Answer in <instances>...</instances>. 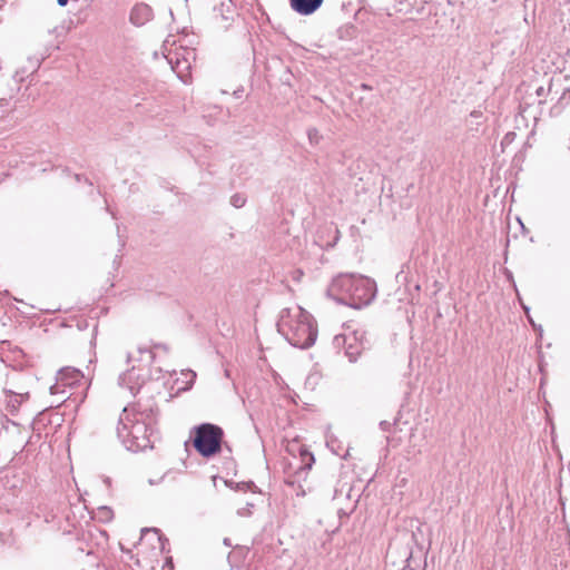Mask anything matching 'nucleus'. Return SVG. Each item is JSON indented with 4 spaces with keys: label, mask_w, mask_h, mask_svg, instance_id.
<instances>
[{
    "label": "nucleus",
    "mask_w": 570,
    "mask_h": 570,
    "mask_svg": "<svg viewBox=\"0 0 570 570\" xmlns=\"http://www.w3.org/2000/svg\"><path fill=\"white\" fill-rule=\"evenodd\" d=\"M156 422L155 411L141 405L125 407L119 416L117 436L129 451H144L153 448L151 436Z\"/></svg>",
    "instance_id": "f257e3e1"
},
{
    "label": "nucleus",
    "mask_w": 570,
    "mask_h": 570,
    "mask_svg": "<svg viewBox=\"0 0 570 570\" xmlns=\"http://www.w3.org/2000/svg\"><path fill=\"white\" fill-rule=\"evenodd\" d=\"M277 331L293 346L308 348L317 337L312 315L301 306L284 308L277 322Z\"/></svg>",
    "instance_id": "f03ea898"
},
{
    "label": "nucleus",
    "mask_w": 570,
    "mask_h": 570,
    "mask_svg": "<svg viewBox=\"0 0 570 570\" xmlns=\"http://www.w3.org/2000/svg\"><path fill=\"white\" fill-rule=\"evenodd\" d=\"M331 291L342 296V299H350V304L356 307L370 304L376 293L374 281L368 277L344 274L333 279Z\"/></svg>",
    "instance_id": "7ed1b4c3"
},
{
    "label": "nucleus",
    "mask_w": 570,
    "mask_h": 570,
    "mask_svg": "<svg viewBox=\"0 0 570 570\" xmlns=\"http://www.w3.org/2000/svg\"><path fill=\"white\" fill-rule=\"evenodd\" d=\"M193 445L204 458H212L222 451L224 431L212 423H202L193 429Z\"/></svg>",
    "instance_id": "20e7f679"
},
{
    "label": "nucleus",
    "mask_w": 570,
    "mask_h": 570,
    "mask_svg": "<svg viewBox=\"0 0 570 570\" xmlns=\"http://www.w3.org/2000/svg\"><path fill=\"white\" fill-rule=\"evenodd\" d=\"M87 389V380L83 373L71 366L61 368L56 376V383L50 387L51 394H65L66 389L80 387Z\"/></svg>",
    "instance_id": "39448f33"
},
{
    "label": "nucleus",
    "mask_w": 570,
    "mask_h": 570,
    "mask_svg": "<svg viewBox=\"0 0 570 570\" xmlns=\"http://www.w3.org/2000/svg\"><path fill=\"white\" fill-rule=\"evenodd\" d=\"M324 0H289L291 8L302 14H313L322 6Z\"/></svg>",
    "instance_id": "423d86ee"
},
{
    "label": "nucleus",
    "mask_w": 570,
    "mask_h": 570,
    "mask_svg": "<svg viewBox=\"0 0 570 570\" xmlns=\"http://www.w3.org/2000/svg\"><path fill=\"white\" fill-rule=\"evenodd\" d=\"M151 18L153 10L146 3H138L130 11V22L135 26H142Z\"/></svg>",
    "instance_id": "0eeeda50"
},
{
    "label": "nucleus",
    "mask_w": 570,
    "mask_h": 570,
    "mask_svg": "<svg viewBox=\"0 0 570 570\" xmlns=\"http://www.w3.org/2000/svg\"><path fill=\"white\" fill-rule=\"evenodd\" d=\"M11 393L10 400L8 401V406L12 407V410H17L24 397H28V393Z\"/></svg>",
    "instance_id": "6e6552de"
},
{
    "label": "nucleus",
    "mask_w": 570,
    "mask_h": 570,
    "mask_svg": "<svg viewBox=\"0 0 570 570\" xmlns=\"http://www.w3.org/2000/svg\"><path fill=\"white\" fill-rule=\"evenodd\" d=\"M307 137L312 145H318L322 140V135L316 128H309L307 130Z\"/></svg>",
    "instance_id": "1a4fd4ad"
},
{
    "label": "nucleus",
    "mask_w": 570,
    "mask_h": 570,
    "mask_svg": "<svg viewBox=\"0 0 570 570\" xmlns=\"http://www.w3.org/2000/svg\"><path fill=\"white\" fill-rule=\"evenodd\" d=\"M230 203L235 208H242L246 203V198L244 195L236 194L232 196Z\"/></svg>",
    "instance_id": "9d476101"
},
{
    "label": "nucleus",
    "mask_w": 570,
    "mask_h": 570,
    "mask_svg": "<svg viewBox=\"0 0 570 570\" xmlns=\"http://www.w3.org/2000/svg\"><path fill=\"white\" fill-rule=\"evenodd\" d=\"M302 456H303L304 468L311 469L312 463L314 462V456L306 451L302 452Z\"/></svg>",
    "instance_id": "9b49d317"
},
{
    "label": "nucleus",
    "mask_w": 570,
    "mask_h": 570,
    "mask_svg": "<svg viewBox=\"0 0 570 570\" xmlns=\"http://www.w3.org/2000/svg\"><path fill=\"white\" fill-rule=\"evenodd\" d=\"M535 92H537V96H538L539 98H540L541 96H543V94H544V89H543V87H538V88L535 89Z\"/></svg>",
    "instance_id": "f8f14e48"
},
{
    "label": "nucleus",
    "mask_w": 570,
    "mask_h": 570,
    "mask_svg": "<svg viewBox=\"0 0 570 570\" xmlns=\"http://www.w3.org/2000/svg\"><path fill=\"white\" fill-rule=\"evenodd\" d=\"M514 219L522 228H524L523 222L521 220V217L519 215H515Z\"/></svg>",
    "instance_id": "ddd939ff"
},
{
    "label": "nucleus",
    "mask_w": 570,
    "mask_h": 570,
    "mask_svg": "<svg viewBox=\"0 0 570 570\" xmlns=\"http://www.w3.org/2000/svg\"><path fill=\"white\" fill-rule=\"evenodd\" d=\"M58 4L63 7L68 3V0H57Z\"/></svg>",
    "instance_id": "4468645a"
},
{
    "label": "nucleus",
    "mask_w": 570,
    "mask_h": 570,
    "mask_svg": "<svg viewBox=\"0 0 570 570\" xmlns=\"http://www.w3.org/2000/svg\"><path fill=\"white\" fill-rule=\"evenodd\" d=\"M145 531H146V532H153V533H155L156 535H158V534H159V532H158V530H157V529H153V530L147 529V530H145Z\"/></svg>",
    "instance_id": "2eb2a0df"
},
{
    "label": "nucleus",
    "mask_w": 570,
    "mask_h": 570,
    "mask_svg": "<svg viewBox=\"0 0 570 570\" xmlns=\"http://www.w3.org/2000/svg\"><path fill=\"white\" fill-rule=\"evenodd\" d=\"M224 544L227 546V547H230L232 546L230 540L226 538L224 540Z\"/></svg>",
    "instance_id": "dca6fc26"
},
{
    "label": "nucleus",
    "mask_w": 570,
    "mask_h": 570,
    "mask_svg": "<svg viewBox=\"0 0 570 570\" xmlns=\"http://www.w3.org/2000/svg\"><path fill=\"white\" fill-rule=\"evenodd\" d=\"M386 425H387V423H386V422H384V421H383V422H381V426H382V429H385V428H386Z\"/></svg>",
    "instance_id": "f3484780"
},
{
    "label": "nucleus",
    "mask_w": 570,
    "mask_h": 570,
    "mask_svg": "<svg viewBox=\"0 0 570 570\" xmlns=\"http://www.w3.org/2000/svg\"><path fill=\"white\" fill-rule=\"evenodd\" d=\"M350 355V361H355V358L352 357V354L347 353Z\"/></svg>",
    "instance_id": "a211bd4d"
},
{
    "label": "nucleus",
    "mask_w": 570,
    "mask_h": 570,
    "mask_svg": "<svg viewBox=\"0 0 570 570\" xmlns=\"http://www.w3.org/2000/svg\"><path fill=\"white\" fill-rule=\"evenodd\" d=\"M73 395V392H70L69 395H67V399H70V396Z\"/></svg>",
    "instance_id": "6ab92c4d"
},
{
    "label": "nucleus",
    "mask_w": 570,
    "mask_h": 570,
    "mask_svg": "<svg viewBox=\"0 0 570 570\" xmlns=\"http://www.w3.org/2000/svg\"><path fill=\"white\" fill-rule=\"evenodd\" d=\"M73 395V392H70L69 395H67V399H70V396Z\"/></svg>",
    "instance_id": "aec40b11"
},
{
    "label": "nucleus",
    "mask_w": 570,
    "mask_h": 570,
    "mask_svg": "<svg viewBox=\"0 0 570 570\" xmlns=\"http://www.w3.org/2000/svg\"><path fill=\"white\" fill-rule=\"evenodd\" d=\"M73 395V392H70L69 395H67V399H70V396Z\"/></svg>",
    "instance_id": "412c9836"
}]
</instances>
